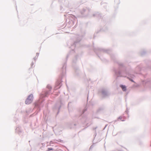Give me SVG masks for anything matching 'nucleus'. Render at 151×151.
<instances>
[{
    "instance_id": "obj_3",
    "label": "nucleus",
    "mask_w": 151,
    "mask_h": 151,
    "mask_svg": "<svg viewBox=\"0 0 151 151\" xmlns=\"http://www.w3.org/2000/svg\"><path fill=\"white\" fill-rule=\"evenodd\" d=\"M53 150V149L52 148H48L47 151H50V150Z\"/></svg>"
},
{
    "instance_id": "obj_1",
    "label": "nucleus",
    "mask_w": 151,
    "mask_h": 151,
    "mask_svg": "<svg viewBox=\"0 0 151 151\" xmlns=\"http://www.w3.org/2000/svg\"><path fill=\"white\" fill-rule=\"evenodd\" d=\"M33 100V96L32 95H30L25 101V103L26 104H29Z\"/></svg>"
},
{
    "instance_id": "obj_2",
    "label": "nucleus",
    "mask_w": 151,
    "mask_h": 151,
    "mask_svg": "<svg viewBox=\"0 0 151 151\" xmlns=\"http://www.w3.org/2000/svg\"><path fill=\"white\" fill-rule=\"evenodd\" d=\"M121 87L122 88V90L123 91H124L126 90V87L125 86L121 85Z\"/></svg>"
}]
</instances>
